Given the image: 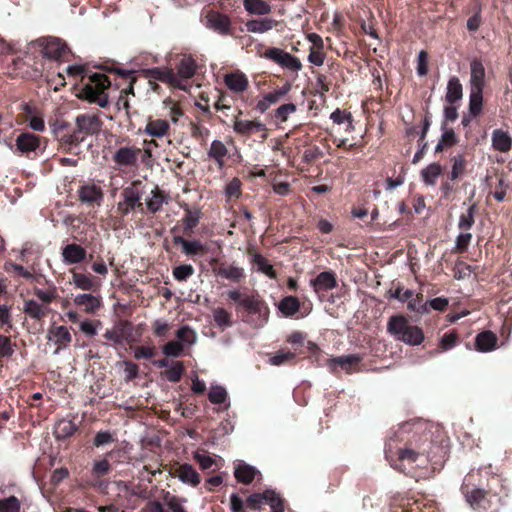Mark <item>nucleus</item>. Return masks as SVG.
<instances>
[{
    "instance_id": "e2e57ef3",
    "label": "nucleus",
    "mask_w": 512,
    "mask_h": 512,
    "mask_svg": "<svg viewBox=\"0 0 512 512\" xmlns=\"http://www.w3.org/2000/svg\"><path fill=\"white\" fill-rule=\"evenodd\" d=\"M155 355L154 347L138 346L134 349V357L136 359H150Z\"/></svg>"
},
{
    "instance_id": "de8ad7c7",
    "label": "nucleus",
    "mask_w": 512,
    "mask_h": 512,
    "mask_svg": "<svg viewBox=\"0 0 512 512\" xmlns=\"http://www.w3.org/2000/svg\"><path fill=\"white\" fill-rule=\"evenodd\" d=\"M183 372V364L176 362L164 372V375L169 381L176 383L180 381Z\"/></svg>"
},
{
    "instance_id": "864d4df0",
    "label": "nucleus",
    "mask_w": 512,
    "mask_h": 512,
    "mask_svg": "<svg viewBox=\"0 0 512 512\" xmlns=\"http://www.w3.org/2000/svg\"><path fill=\"white\" fill-rule=\"evenodd\" d=\"M474 208L472 205L468 208L467 212L462 214L459 219V228L463 231L469 230L474 223Z\"/></svg>"
},
{
    "instance_id": "6e6552de",
    "label": "nucleus",
    "mask_w": 512,
    "mask_h": 512,
    "mask_svg": "<svg viewBox=\"0 0 512 512\" xmlns=\"http://www.w3.org/2000/svg\"><path fill=\"white\" fill-rule=\"evenodd\" d=\"M141 149L132 146H124L119 148L113 155L114 162L121 167L135 166Z\"/></svg>"
},
{
    "instance_id": "a18cd8bd",
    "label": "nucleus",
    "mask_w": 512,
    "mask_h": 512,
    "mask_svg": "<svg viewBox=\"0 0 512 512\" xmlns=\"http://www.w3.org/2000/svg\"><path fill=\"white\" fill-rule=\"evenodd\" d=\"M208 398L213 404H222L227 398V391L222 386H212Z\"/></svg>"
},
{
    "instance_id": "7ed1b4c3",
    "label": "nucleus",
    "mask_w": 512,
    "mask_h": 512,
    "mask_svg": "<svg viewBox=\"0 0 512 512\" xmlns=\"http://www.w3.org/2000/svg\"><path fill=\"white\" fill-rule=\"evenodd\" d=\"M108 77L104 74L95 73L89 78V83L85 85L82 93L90 102H96L101 107L107 104L105 90L110 86Z\"/></svg>"
},
{
    "instance_id": "5701e85b",
    "label": "nucleus",
    "mask_w": 512,
    "mask_h": 512,
    "mask_svg": "<svg viewBox=\"0 0 512 512\" xmlns=\"http://www.w3.org/2000/svg\"><path fill=\"white\" fill-rule=\"evenodd\" d=\"M196 72V63L194 59L191 56H183L177 66V73L176 76L179 77L182 84L187 79H190L194 76Z\"/></svg>"
},
{
    "instance_id": "a878e982",
    "label": "nucleus",
    "mask_w": 512,
    "mask_h": 512,
    "mask_svg": "<svg viewBox=\"0 0 512 512\" xmlns=\"http://www.w3.org/2000/svg\"><path fill=\"white\" fill-rule=\"evenodd\" d=\"M225 84L231 91L241 93L246 90L248 80L242 73H231L225 76Z\"/></svg>"
},
{
    "instance_id": "13d9d810",
    "label": "nucleus",
    "mask_w": 512,
    "mask_h": 512,
    "mask_svg": "<svg viewBox=\"0 0 512 512\" xmlns=\"http://www.w3.org/2000/svg\"><path fill=\"white\" fill-rule=\"evenodd\" d=\"M264 503L270 505L272 510L282 508V501L280 497L272 490H266L264 492Z\"/></svg>"
},
{
    "instance_id": "e433bc0d",
    "label": "nucleus",
    "mask_w": 512,
    "mask_h": 512,
    "mask_svg": "<svg viewBox=\"0 0 512 512\" xmlns=\"http://www.w3.org/2000/svg\"><path fill=\"white\" fill-rule=\"evenodd\" d=\"M72 283L81 290H92L97 286L94 278L91 275L82 273H73Z\"/></svg>"
},
{
    "instance_id": "7c9ffc66",
    "label": "nucleus",
    "mask_w": 512,
    "mask_h": 512,
    "mask_svg": "<svg viewBox=\"0 0 512 512\" xmlns=\"http://www.w3.org/2000/svg\"><path fill=\"white\" fill-rule=\"evenodd\" d=\"M243 6L252 15H266L272 11L270 4L263 0H243Z\"/></svg>"
},
{
    "instance_id": "4c0bfd02",
    "label": "nucleus",
    "mask_w": 512,
    "mask_h": 512,
    "mask_svg": "<svg viewBox=\"0 0 512 512\" xmlns=\"http://www.w3.org/2000/svg\"><path fill=\"white\" fill-rule=\"evenodd\" d=\"M407 302V308L418 314H424L429 311L428 304L423 301V298L412 291V297H409Z\"/></svg>"
},
{
    "instance_id": "8fccbe9b",
    "label": "nucleus",
    "mask_w": 512,
    "mask_h": 512,
    "mask_svg": "<svg viewBox=\"0 0 512 512\" xmlns=\"http://www.w3.org/2000/svg\"><path fill=\"white\" fill-rule=\"evenodd\" d=\"M185 216L183 218L184 227L186 230H192L199 222L200 212L198 210H191L188 207L185 209Z\"/></svg>"
},
{
    "instance_id": "c756f323",
    "label": "nucleus",
    "mask_w": 512,
    "mask_h": 512,
    "mask_svg": "<svg viewBox=\"0 0 512 512\" xmlns=\"http://www.w3.org/2000/svg\"><path fill=\"white\" fill-rule=\"evenodd\" d=\"M228 150L225 144L220 140H214L211 143L210 149L208 151V156L215 160L219 168L224 166V160L227 156Z\"/></svg>"
},
{
    "instance_id": "1a4fd4ad",
    "label": "nucleus",
    "mask_w": 512,
    "mask_h": 512,
    "mask_svg": "<svg viewBox=\"0 0 512 512\" xmlns=\"http://www.w3.org/2000/svg\"><path fill=\"white\" fill-rule=\"evenodd\" d=\"M15 146L19 153L28 156L40 147V138L33 133H21L16 138Z\"/></svg>"
},
{
    "instance_id": "052dcab7",
    "label": "nucleus",
    "mask_w": 512,
    "mask_h": 512,
    "mask_svg": "<svg viewBox=\"0 0 512 512\" xmlns=\"http://www.w3.org/2000/svg\"><path fill=\"white\" fill-rule=\"evenodd\" d=\"M225 194L228 197L238 198L241 194V182L237 178H233L225 187Z\"/></svg>"
},
{
    "instance_id": "f257e3e1",
    "label": "nucleus",
    "mask_w": 512,
    "mask_h": 512,
    "mask_svg": "<svg viewBox=\"0 0 512 512\" xmlns=\"http://www.w3.org/2000/svg\"><path fill=\"white\" fill-rule=\"evenodd\" d=\"M395 440L390 439L385 451L386 458L391 466L399 471H407L416 466L424 464L426 461V449L424 445H418L410 441L405 447L394 446Z\"/></svg>"
},
{
    "instance_id": "bf43d9fd",
    "label": "nucleus",
    "mask_w": 512,
    "mask_h": 512,
    "mask_svg": "<svg viewBox=\"0 0 512 512\" xmlns=\"http://www.w3.org/2000/svg\"><path fill=\"white\" fill-rule=\"evenodd\" d=\"M194 273V268L191 265H180L173 270V276L179 281H184Z\"/></svg>"
},
{
    "instance_id": "0e129e2a",
    "label": "nucleus",
    "mask_w": 512,
    "mask_h": 512,
    "mask_svg": "<svg viewBox=\"0 0 512 512\" xmlns=\"http://www.w3.org/2000/svg\"><path fill=\"white\" fill-rule=\"evenodd\" d=\"M290 86H284L274 92L268 93L265 95V98L270 103V105H273L277 103L281 98H283L289 91Z\"/></svg>"
},
{
    "instance_id": "79ce46f5",
    "label": "nucleus",
    "mask_w": 512,
    "mask_h": 512,
    "mask_svg": "<svg viewBox=\"0 0 512 512\" xmlns=\"http://www.w3.org/2000/svg\"><path fill=\"white\" fill-rule=\"evenodd\" d=\"M261 301L255 295L245 294L243 299L241 300V307H243L247 312L251 314H255L260 311Z\"/></svg>"
},
{
    "instance_id": "c03bdc74",
    "label": "nucleus",
    "mask_w": 512,
    "mask_h": 512,
    "mask_svg": "<svg viewBox=\"0 0 512 512\" xmlns=\"http://www.w3.org/2000/svg\"><path fill=\"white\" fill-rule=\"evenodd\" d=\"M252 261L257 266L259 271L263 272L264 274H266L267 276H269L271 278H273L275 276L273 267L260 254H254L252 256Z\"/></svg>"
},
{
    "instance_id": "603ef678",
    "label": "nucleus",
    "mask_w": 512,
    "mask_h": 512,
    "mask_svg": "<svg viewBox=\"0 0 512 512\" xmlns=\"http://www.w3.org/2000/svg\"><path fill=\"white\" fill-rule=\"evenodd\" d=\"M12 328L10 309L6 305H0V330L9 332Z\"/></svg>"
},
{
    "instance_id": "cd10ccee",
    "label": "nucleus",
    "mask_w": 512,
    "mask_h": 512,
    "mask_svg": "<svg viewBox=\"0 0 512 512\" xmlns=\"http://www.w3.org/2000/svg\"><path fill=\"white\" fill-rule=\"evenodd\" d=\"M166 202V196L158 187H155L145 200L146 207L151 213L158 212Z\"/></svg>"
},
{
    "instance_id": "39448f33",
    "label": "nucleus",
    "mask_w": 512,
    "mask_h": 512,
    "mask_svg": "<svg viewBox=\"0 0 512 512\" xmlns=\"http://www.w3.org/2000/svg\"><path fill=\"white\" fill-rule=\"evenodd\" d=\"M265 58L274 61L281 67L291 70V71H299L302 68L301 61L291 55L288 52H285L284 50L280 48H268L263 55Z\"/></svg>"
},
{
    "instance_id": "423d86ee",
    "label": "nucleus",
    "mask_w": 512,
    "mask_h": 512,
    "mask_svg": "<svg viewBox=\"0 0 512 512\" xmlns=\"http://www.w3.org/2000/svg\"><path fill=\"white\" fill-rule=\"evenodd\" d=\"M123 200L117 204V210L122 215H127L136 207L142 208L141 192L135 186L126 187L122 192Z\"/></svg>"
},
{
    "instance_id": "bb28decb",
    "label": "nucleus",
    "mask_w": 512,
    "mask_h": 512,
    "mask_svg": "<svg viewBox=\"0 0 512 512\" xmlns=\"http://www.w3.org/2000/svg\"><path fill=\"white\" fill-rule=\"evenodd\" d=\"M235 132L242 135H250L258 131H264L265 126L260 122L237 119L233 126Z\"/></svg>"
},
{
    "instance_id": "c85d7f7f",
    "label": "nucleus",
    "mask_w": 512,
    "mask_h": 512,
    "mask_svg": "<svg viewBox=\"0 0 512 512\" xmlns=\"http://www.w3.org/2000/svg\"><path fill=\"white\" fill-rule=\"evenodd\" d=\"M256 474V469L250 465L245 464L244 462H239L235 466L234 476L241 483L250 484L255 478Z\"/></svg>"
},
{
    "instance_id": "20e7f679",
    "label": "nucleus",
    "mask_w": 512,
    "mask_h": 512,
    "mask_svg": "<svg viewBox=\"0 0 512 512\" xmlns=\"http://www.w3.org/2000/svg\"><path fill=\"white\" fill-rule=\"evenodd\" d=\"M77 129L72 134L71 142H79L85 135L97 133L101 128V121L97 115L86 113L76 117Z\"/></svg>"
},
{
    "instance_id": "09e8293b",
    "label": "nucleus",
    "mask_w": 512,
    "mask_h": 512,
    "mask_svg": "<svg viewBox=\"0 0 512 512\" xmlns=\"http://www.w3.org/2000/svg\"><path fill=\"white\" fill-rule=\"evenodd\" d=\"M295 356V352L281 350L271 356L269 362L274 366H279L291 361Z\"/></svg>"
},
{
    "instance_id": "b1692460",
    "label": "nucleus",
    "mask_w": 512,
    "mask_h": 512,
    "mask_svg": "<svg viewBox=\"0 0 512 512\" xmlns=\"http://www.w3.org/2000/svg\"><path fill=\"white\" fill-rule=\"evenodd\" d=\"M497 340V336L493 332H481L475 339L476 349L480 352H490L496 348Z\"/></svg>"
},
{
    "instance_id": "f8f14e48",
    "label": "nucleus",
    "mask_w": 512,
    "mask_h": 512,
    "mask_svg": "<svg viewBox=\"0 0 512 512\" xmlns=\"http://www.w3.org/2000/svg\"><path fill=\"white\" fill-rule=\"evenodd\" d=\"M74 304L83 307L86 313L94 314L102 306V298L89 293L78 294L74 297Z\"/></svg>"
},
{
    "instance_id": "4d7b16f0",
    "label": "nucleus",
    "mask_w": 512,
    "mask_h": 512,
    "mask_svg": "<svg viewBox=\"0 0 512 512\" xmlns=\"http://www.w3.org/2000/svg\"><path fill=\"white\" fill-rule=\"evenodd\" d=\"M484 498H485V492L480 489L473 490L466 495V499H467L468 503L473 508L481 507L482 506L481 503L484 500Z\"/></svg>"
},
{
    "instance_id": "9d476101",
    "label": "nucleus",
    "mask_w": 512,
    "mask_h": 512,
    "mask_svg": "<svg viewBox=\"0 0 512 512\" xmlns=\"http://www.w3.org/2000/svg\"><path fill=\"white\" fill-rule=\"evenodd\" d=\"M149 76L155 80L166 83L171 87H176L182 90H186V85L182 84L181 80L178 76L173 72V70L165 68H153L149 70Z\"/></svg>"
},
{
    "instance_id": "37998d69",
    "label": "nucleus",
    "mask_w": 512,
    "mask_h": 512,
    "mask_svg": "<svg viewBox=\"0 0 512 512\" xmlns=\"http://www.w3.org/2000/svg\"><path fill=\"white\" fill-rule=\"evenodd\" d=\"M213 319L218 327L226 328L231 326V314L223 308L213 310Z\"/></svg>"
},
{
    "instance_id": "4be33fe9",
    "label": "nucleus",
    "mask_w": 512,
    "mask_h": 512,
    "mask_svg": "<svg viewBox=\"0 0 512 512\" xmlns=\"http://www.w3.org/2000/svg\"><path fill=\"white\" fill-rule=\"evenodd\" d=\"M169 127V123L166 120L150 118L147 121L144 132L151 137L161 138L167 135Z\"/></svg>"
},
{
    "instance_id": "2eb2a0df",
    "label": "nucleus",
    "mask_w": 512,
    "mask_h": 512,
    "mask_svg": "<svg viewBox=\"0 0 512 512\" xmlns=\"http://www.w3.org/2000/svg\"><path fill=\"white\" fill-rule=\"evenodd\" d=\"M63 261L68 264H78L86 257V250L77 244H68L62 249Z\"/></svg>"
},
{
    "instance_id": "a19ab883",
    "label": "nucleus",
    "mask_w": 512,
    "mask_h": 512,
    "mask_svg": "<svg viewBox=\"0 0 512 512\" xmlns=\"http://www.w3.org/2000/svg\"><path fill=\"white\" fill-rule=\"evenodd\" d=\"M482 93L483 90L470 89L469 110L474 116L478 115L482 109Z\"/></svg>"
},
{
    "instance_id": "5fc2aeb1",
    "label": "nucleus",
    "mask_w": 512,
    "mask_h": 512,
    "mask_svg": "<svg viewBox=\"0 0 512 512\" xmlns=\"http://www.w3.org/2000/svg\"><path fill=\"white\" fill-rule=\"evenodd\" d=\"M20 502L14 497H8L7 499L0 501V512H19Z\"/></svg>"
},
{
    "instance_id": "aec40b11",
    "label": "nucleus",
    "mask_w": 512,
    "mask_h": 512,
    "mask_svg": "<svg viewBox=\"0 0 512 512\" xmlns=\"http://www.w3.org/2000/svg\"><path fill=\"white\" fill-rule=\"evenodd\" d=\"M470 89H478L483 90L484 87V78H485V68L481 61L473 60L470 63Z\"/></svg>"
},
{
    "instance_id": "774afa93",
    "label": "nucleus",
    "mask_w": 512,
    "mask_h": 512,
    "mask_svg": "<svg viewBox=\"0 0 512 512\" xmlns=\"http://www.w3.org/2000/svg\"><path fill=\"white\" fill-rule=\"evenodd\" d=\"M194 459L199 463L202 469H209L215 463V460L206 454L195 453Z\"/></svg>"
},
{
    "instance_id": "6e6d98bb",
    "label": "nucleus",
    "mask_w": 512,
    "mask_h": 512,
    "mask_svg": "<svg viewBox=\"0 0 512 512\" xmlns=\"http://www.w3.org/2000/svg\"><path fill=\"white\" fill-rule=\"evenodd\" d=\"M128 94L134 95L133 86L132 85H130L128 89H125V90L121 91L120 97H119V99L117 101L118 109L119 110H124L127 115L129 114V109H130V104H129V100H128Z\"/></svg>"
},
{
    "instance_id": "680f3d73",
    "label": "nucleus",
    "mask_w": 512,
    "mask_h": 512,
    "mask_svg": "<svg viewBox=\"0 0 512 512\" xmlns=\"http://www.w3.org/2000/svg\"><path fill=\"white\" fill-rule=\"evenodd\" d=\"M296 111V106L292 103L281 105L276 110V117L282 121L285 122L289 115L294 113Z\"/></svg>"
},
{
    "instance_id": "69168bd1",
    "label": "nucleus",
    "mask_w": 512,
    "mask_h": 512,
    "mask_svg": "<svg viewBox=\"0 0 512 512\" xmlns=\"http://www.w3.org/2000/svg\"><path fill=\"white\" fill-rule=\"evenodd\" d=\"M34 293L39 300L46 304L52 302L56 298V291L54 289H36Z\"/></svg>"
},
{
    "instance_id": "9b49d317",
    "label": "nucleus",
    "mask_w": 512,
    "mask_h": 512,
    "mask_svg": "<svg viewBox=\"0 0 512 512\" xmlns=\"http://www.w3.org/2000/svg\"><path fill=\"white\" fill-rule=\"evenodd\" d=\"M41 46L43 56L50 59H59L66 48L60 39L54 37L43 39Z\"/></svg>"
},
{
    "instance_id": "dca6fc26",
    "label": "nucleus",
    "mask_w": 512,
    "mask_h": 512,
    "mask_svg": "<svg viewBox=\"0 0 512 512\" xmlns=\"http://www.w3.org/2000/svg\"><path fill=\"white\" fill-rule=\"evenodd\" d=\"M79 198L83 203L100 204L103 193L99 186L95 184H86L79 189Z\"/></svg>"
},
{
    "instance_id": "49530a36",
    "label": "nucleus",
    "mask_w": 512,
    "mask_h": 512,
    "mask_svg": "<svg viewBox=\"0 0 512 512\" xmlns=\"http://www.w3.org/2000/svg\"><path fill=\"white\" fill-rule=\"evenodd\" d=\"M4 269L8 273H15L16 276L23 277L27 280L33 279V274L21 265L7 262L4 265Z\"/></svg>"
},
{
    "instance_id": "f03ea898",
    "label": "nucleus",
    "mask_w": 512,
    "mask_h": 512,
    "mask_svg": "<svg viewBox=\"0 0 512 512\" xmlns=\"http://www.w3.org/2000/svg\"><path fill=\"white\" fill-rule=\"evenodd\" d=\"M387 330L396 340L409 345H419L424 339L422 330L410 325L403 316H392L388 321Z\"/></svg>"
},
{
    "instance_id": "f704fd0d",
    "label": "nucleus",
    "mask_w": 512,
    "mask_h": 512,
    "mask_svg": "<svg viewBox=\"0 0 512 512\" xmlns=\"http://www.w3.org/2000/svg\"><path fill=\"white\" fill-rule=\"evenodd\" d=\"M299 307L298 299L293 296L283 298L278 305V309L286 317L294 315L299 310Z\"/></svg>"
},
{
    "instance_id": "a211bd4d",
    "label": "nucleus",
    "mask_w": 512,
    "mask_h": 512,
    "mask_svg": "<svg viewBox=\"0 0 512 512\" xmlns=\"http://www.w3.org/2000/svg\"><path fill=\"white\" fill-rule=\"evenodd\" d=\"M278 25V21L272 18H260V19H252L248 20L245 24V27L248 32L263 34Z\"/></svg>"
},
{
    "instance_id": "412c9836",
    "label": "nucleus",
    "mask_w": 512,
    "mask_h": 512,
    "mask_svg": "<svg viewBox=\"0 0 512 512\" xmlns=\"http://www.w3.org/2000/svg\"><path fill=\"white\" fill-rule=\"evenodd\" d=\"M336 277L333 272H321L315 279L311 280V285L316 292L331 290L336 286Z\"/></svg>"
},
{
    "instance_id": "58836bf2",
    "label": "nucleus",
    "mask_w": 512,
    "mask_h": 512,
    "mask_svg": "<svg viewBox=\"0 0 512 512\" xmlns=\"http://www.w3.org/2000/svg\"><path fill=\"white\" fill-rule=\"evenodd\" d=\"M174 243L181 244L183 252L187 255H196L203 251V245L199 241H187L182 237H175Z\"/></svg>"
},
{
    "instance_id": "ddd939ff",
    "label": "nucleus",
    "mask_w": 512,
    "mask_h": 512,
    "mask_svg": "<svg viewBox=\"0 0 512 512\" xmlns=\"http://www.w3.org/2000/svg\"><path fill=\"white\" fill-rule=\"evenodd\" d=\"M207 27L220 34H226L230 29V19L219 12L211 11L206 15Z\"/></svg>"
},
{
    "instance_id": "c9c22d12",
    "label": "nucleus",
    "mask_w": 512,
    "mask_h": 512,
    "mask_svg": "<svg viewBox=\"0 0 512 512\" xmlns=\"http://www.w3.org/2000/svg\"><path fill=\"white\" fill-rule=\"evenodd\" d=\"M441 172L442 167L438 163H432L421 171V177L425 184L433 186Z\"/></svg>"
},
{
    "instance_id": "393cba45",
    "label": "nucleus",
    "mask_w": 512,
    "mask_h": 512,
    "mask_svg": "<svg viewBox=\"0 0 512 512\" xmlns=\"http://www.w3.org/2000/svg\"><path fill=\"white\" fill-rule=\"evenodd\" d=\"M512 145V139L510 135L501 130L496 129L492 133V146L495 150L500 152H507L510 150Z\"/></svg>"
},
{
    "instance_id": "2f4dec72",
    "label": "nucleus",
    "mask_w": 512,
    "mask_h": 512,
    "mask_svg": "<svg viewBox=\"0 0 512 512\" xmlns=\"http://www.w3.org/2000/svg\"><path fill=\"white\" fill-rule=\"evenodd\" d=\"M462 85L457 77H452L447 84L445 99L449 103H454L462 98Z\"/></svg>"
},
{
    "instance_id": "ea45409f",
    "label": "nucleus",
    "mask_w": 512,
    "mask_h": 512,
    "mask_svg": "<svg viewBox=\"0 0 512 512\" xmlns=\"http://www.w3.org/2000/svg\"><path fill=\"white\" fill-rule=\"evenodd\" d=\"M176 336L179 339V342H181L183 346H185V345L191 346L197 340L196 332L187 325L182 326L180 329H178L176 332Z\"/></svg>"
},
{
    "instance_id": "72a5a7b5",
    "label": "nucleus",
    "mask_w": 512,
    "mask_h": 512,
    "mask_svg": "<svg viewBox=\"0 0 512 512\" xmlns=\"http://www.w3.org/2000/svg\"><path fill=\"white\" fill-rule=\"evenodd\" d=\"M77 429L76 424L67 419H61L55 424L54 434L57 438H67Z\"/></svg>"
},
{
    "instance_id": "f3484780",
    "label": "nucleus",
    "mask_w": 512,
    "mask_h": 512,
    "mask_svg": "<svg viewBox=\"0 0 512 512\" xmlns=\"http://www.w3.org/2000/svg\"><path fill=\"white\" fill-rule=\"evenodd\" d=\"M361 361V356L357 354L344 355L340 357L331 358L327 361V364L331 370H334L335 366H340L347 373L352 372L353 368L358 365Z\"/></svg>"
},
{
    "instance_id": "4468645a",
    "label": "nucleus",
    "mask_w": 512,
    "mask_h": 512,
    "mask_svg": "<svg viewBox=\"0 0 512 512\" xmlns=\"http://www.w3.org/2000/svg\"><path fill=\"white\" fill-rule=\"evenodd\" d=\"M48 338L58 346L57 350L67 347L72 341V336L65 326H53L49 330Z\"/></svg>"
},
{
    "instance_id": "338daca9",
    "label": "nucleus",
    "mask_w": 512,
    "mask_h": 512,
    "mask_svg": "<svg viewBox=\"0 0 512 512\" xmlns=\"http://www.w3.org/2000/svg\"><path fill=\"white\" fill-rule=\"evenodd\" d=\"M323 49H310V53L308 56V60L310 63L321 66L324 63L325 55L322 51Z\"/></svg>"
},
{
    "instance_id": "6ab92c4d",
    "label": "nucleus",
    "mask_w": 512,
    "mask_h": 512,
    "mask_svg": "<svg viewBox=\"0 0 512 512\" xmlns=\"http://www.w3.org/2000/svg\"><path fill=\"white\" fill-rule=\"evenodd\" d=\"M175 476L185 484L197 486L200 483V476L197 471L189 464L178 466L174 472Z\"/></svg>"
},
{
    "instance_id": "473e14b6",
    "label": "nucleus",
    "mask_w": 512,
    "mask_h": 512,
    "mask_svg": "<svg viewBox=\"0 0 512 512\" xmlns=\"http://www.w3.org/2000/svg\"><path fill=\"white\" fill-rule=\"evenodd\" d=\"M23 311L29 317L36 320L42 319L47 314V309L35 300H26L23 306Z\"/></svg>"
},
{
    "instance_id": "0eeeda50",
    "label": "nucleus",
    "mask_w": 512,
    "mask_h": 512,
    "mask_svg": "<svg viewBox=\"0 0 512 512\" xmlns=\"http://www.w3.org/2000/svg\"><path fill=\"white\" fill-rule=\"evenodd\" d=\"M213 272L216 276L235 283L239 282L245 276L244 268L234 262H221L213 268Z\"/></svg>"
},
{
    "instance_id": "3c124183",
    "label": "nucleus",
    "mask_w": 512,
    "mask_h": 512,
    "mask_svg": "<svg viewBox=\"0 0 512 512\" xmlns=\"http://www.w3.org/2000/svg\"><path fill=\"white\" fill-rule=\"evenodd\" d=\"M184 346L179 341H170L163 347V354L167 357H179L183 352Z\"/></svg>"
}]
</instances>
